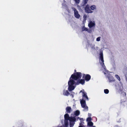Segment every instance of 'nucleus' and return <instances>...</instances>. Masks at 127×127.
<instances>
[{
    "mask_svg": "<svg viewBox=\"0 0 127 127\" xmlns=\"http://www.w3.org/2000/svg\"><path fill=\"white\" fill-rule=\"evenodd\" d=\"M76 3H79L80 2V0H74Z\"/></svg>",
    "mask_w": 127,
    "mask_h": 127,
    "instance_id": "22",
    "label": "nucleus"
},
{
    "mask_svg": "<svg viewBox=\"0 0 127 127\" xmlns=\"http://www.w3.org/2000/svg\"><path fill=\"white\" fill-rule=\"evenodd\" d=\"M115 77L117 79L119 80V81H120L121 79L120 77L117 74H116L115 75Z\"/></svg>",
    "mask_w": 127,
    "mask_h": 127,
    "instance_id": "16",
    "label": "nucleus"
},
{
    "mask_svg": "<svg viewBox=\"0 0 127 127\" xmlns=\"http://www.w3.org/2000/svg\"><path fill=\"white\" fill-rule=\"evenodd\" d=\"M70 94L68 91L67 90H64L63 92V95L65 96H68Z\"/></svg>",
    "mask_w": 127,
    "mask_h": 127,
    "instance_id": "10",
    "label": "nucleus"
},
{
    "mask_svg": "<svg viewBox=\"0 0 127 127\" xmlns=\"http://www.w3.org/2000/svg\"><path fill=\"white\" fill-rule=\"evenodd\" d=\"M82 93V99L81 100H80V103L82 107L84 108V110L87 111L88 110V107L86 105V101L84 98H86L87 100H88V98L87 95L86 93L84 91V90H83L81 91L80 93Z\"/></svg>",
    "mask_w": 127,
    "mask_h": 127,
    "instance_id": "4",
    "label": "nucleus"
},
{
    "mask_svg": "<svg viewBox=\"0 0 127 127\" xmlns=\"http://www.w3.org/2000/svg\"><path fill=\"white\" fill-rule=\"evenodd\" d=\"M64 125L65 127H67L68 125L69 121L70 122V127H72L74 124V122L76 121L75 117H69L68 115L66 114L64 115Z\"/></svg>",
    "mask_w": 127,
    "mask_h": 127,
    "instance_id": "3",
    "label": "nucleus"
},
{
    "mask_svg": "<svg viewBox=\"0 0 127 127\" xmlns=\"http://www.w3.org/2000/svg\"><path fill=\"white\" fill-rule=\"evenodd\" d=\"M91 118L90 117L88 118L87 119V121L88 122L91 121Z\"/></svg>",
    "mask_w": 127,
    "mask_h": 127,
    "instance_id": "19",
    "label": "nucleus"
},
{
    "mask_svg": "<svg viewBox=\"0 0 127 127\" xmlns=\"http://www.w3.org/2000/svg\"><path fill=\"white\" fill-rule=\"evenodd\" d=\"M125 95H126V93H125Z\"/></svg>",
    "mask_w": 127,
    "mask_h": 127,
    "instance_id": "26",
    "label": "nucleus"
},
{
    "mask_svg": "<svg viewBox=\"0 0 127 127\" xmlns=\"http://www.w3.org/2000/svg\"><path fill=\"white\" fill-rule=\"evenodd\" d=\"M83 77L87 81H89L91 79V76L89 74L85 75L84 74L83 76Z\"/></svg>",
    "mask_w": 127,
    "mask_h": 127,
    "instance_id": "9",
    "label": "nucleus"
},
{
    "mask_svg": "<svg viewBox=\"0 0 127 127\" xmlns=\"http://www.w3.org/2000/svg\"><path fill=\"white\" fill-rule=\"evenodd\" d=\"M82 76L81 73L80 72H77L71 75L68 82V90L69 91L73 90L76 85L79 84L82 85L84 84L85 80L83 79H79Z\"/></svg>",
    "mask_w": 127,
    "mask_h": 127,
    "instance_id": "1",
    "label": "nucleus"
},
{
    "mask_svg": "<svg viewBox=\"0 0 127 127\" xmlns=\"http://www.w3.org/2000/svg\"><path fill=\"white\" fill-rule=\"evenodd\" d=\"M66 5L64 4H63V7L64 8H65L66 7Z\"/></svg>",
    "mask_w": 127,
    "mask_h": 127,
    "instance_id": "23",
    "label": "nucleus"
},
{
    "mask_svg": "<svg viewBox=\"0 0 127 127\" xmlns=\"http://www.w3.org/2000/svg\"><path fill=\"white\" fill-rule=\"evenodd\" d=\"M88 0H84L83 2L84 5L85 4L87 3Z\"/></svg>",
    "mask_w": 127,
    "mask_h": 127,
    "instance_id": "21",
    "label": "nucleus"
},
{
    "mask_svg": "<svg viewBox=\"0 0 127 127\" xmlns=\"http://www.w3.org/2000/svg\"><path fill=\"white\" fill-rule=\"evenodd\" d=\"M80 113L79 111L77 110L74 112V114L76 116H77Z\"/></svg>",
    "mask_w": 127,
    "mask_h": 127,
    "instance_id": "14",
    "label": "nucleus"
},
{
    "mask_svg": "<svg viewBox=\"0 0 127 127\" xmlns=\"http://www.w3.org/2000/svg\"><path fill=\"white\" fill-rule=\"evenodd\" d=\"M82 31H87L88 32L91 33L92 32V30L90 29H89L87 28H86L84 26H83L82 27Z\"/></svg>",
    "mask_w": 127,
    "mask_h": 127,
    "instance_id": "8",
    "label": "nucleus"
},
{
    "mask_svg": "<svg viewBox=\"0 0 127 127\" xmlns=\"http://www.w3.org/2000/svg\"><path fill=\"white\" fill-rule=\"evenodd\" d=\"M91 114L89 113H88V116L89 117H90V116H91Z\"/></svg>",
    "mask_w": 127,
    "mask_h": 127,
    "instance_id": "24",
    "label": "nucleus"
},
{
    "mask_svg": "<svg viewBox=\"0 0 127 127\" xmlns=\"http://www.w3.org/2000/svg\"><path fill=\"white\" fill-rule=\"evenodd\" d=\"M66 112L68 113H70L72 111L71 108L69 106L67 107L66 109Z\"/></svg>",
    "mask_w": 127,
    "mask_h": 127,
    "instance_id": "12",
    "label": "nucleus"
},
{
    "mask_svg": "<svg viewBox=\"0 0 127 127\" xmlns=\"http://www.w3.org/2000/svg\"><path fill=\"white\" fill-rule=\"evenodd\" d=\"M90 6L89 4H87L85 8V10L86 13H91L93 12L90 9Z\"/></svg>",
    "mask_w": 127,
    "mask_h": 127,
    "instance_id": "7",
    "label": "nucleus"
},
{
    "mask_svg": "<svg viewBox=\"0 0 127 127\" xmlns=\"http://www.w3.org/2000/svg\"><path fill=\"white\" fill-rule=\"evenodd\" d=\"M88 125L91 126H92L93 125V123L91 121L88 122Z\"/></svg>",
    "mask_w": 127,
    "mask_h": 127,
    "instance_id": "15",
    "label": "nucleus"
},
{
    "mask_svg": "<svg viewBox=\"0 0 127 127\" xmlns=\"http://www.w3.org/2000/svg\"><path fill=\"white\" fill-rule=\"evenodd\" d=\"M99 63L101 66L102 67V70H103V72L104 74L105 75L106 77L108 79V81L109 82H112L114 81L115 80L114 78L110 74V72L106 69V67L104 65V60L103 59V53L102 51H101L99 54Z\"/></svg>",
    "mask_w": 127,
    "mask_h": 127,
    "instance_id": "2",
    "label": "nucleus"
},
{
    "mask_svg": "<svg viewBox=\"0 0 127 127\" xmlns=\"http://www.w3.org/2000/svg\"><path fill=\"white\" fill-rule=\"evenodd\" d=\"M75 94V93L74 92H72L71 93L70 95L72 96V97L73 98L74 97V95Z\"/></svg>",
    "mask_w": 127,
    "mask_h": 127,
    "instance_id": "18",
    "label": "nucleus"
},
{
    "mask_svg": "<svg viewBox=\"0 0 127 127\" xmlns=\"http://www.w3.org/2000/svg\"><path fill=\"white\" fill-rule=\"evenodd\" d=\"M95 25V22L94 21L90 20L88 22V26L90 28H94Z\"/></svg>",
    "mask_w": 127,
    "mask_h": 127,
    "instance_id": "6",
    "label": "nucleus"
},
{
    "mask_svg": "<svg viewBox=\"0 0 127 127\" xmlns=\"http://www.w3.org/2000/svg\"><path fill=\"white\" fill-rule=\"evenodd\" d=\"M87 16L86 14H84L83 16V20L82 22L83 23L84 25L85 23L86 22V21L87 20Z\"/></svg>",
    "mask_w": 127,
    "mask_h": 127,
    "instance_id": "11",
    "label": "nucleus"
},
{
    "mask_svg": "<svg viewBox=\"0 0 127 127\" xmlns=\"http://www.w3.org/2000/svg\"><path fill=\"white\" fill-rule=\"evenodd\" d=\"M72 9L74 12V17L77 19H79L80 16L79 13V12L74 7H72Z\"/></svg>",
    "mask_w": 127,
    "mask_h": 127,
    "instance_id": "5",
    "label": "nucleus"
},
{
    "mask_svg": "<svg viewBox=\"0 0 127 127\" xmlns=\"http://www.w3.org/2000/svg\"><path fill=\"white\" fill-rule=\"evenodd\" d=\"M79 127H83L82 126H80Z\"/></svg>",
    "mask_w": 127,
    "mask_h": 127,
    "instance_id": "25",
    "label": "nucleus"
},
{
    "mask_svg": "<svg viewBox=\"0 0 127 127\" xmlns=\"http://www.w3.org/2000/svg\"><path fill=\"white\" fill-rule=\"evenodd\" d=\"M104 93L106 94H108L109 92V91L107 89H105L104 90Z\"/></svg>",
    "mask_w": 127,
    "mask_h": 127,
    "instance_id": "17",
    "label": "nucleus"
},
{
    "mask_svg": "<svg viewBox=\"0 0 127 127\" xmlns=\"http://www.w3.org/2000/svg\"><path fill=\"white\" fill-rule=\"evenodd\" d=\"M101 37H99L97 38L96 39V41H99L100 40V39H101Z\"/></svg>",
    "mask_w": 127,
    "mask_h": 127,
    "instance_id": "20",
    "label": "nucleus"
},
{
    "mask_svg": "<svg viewBox=\"0 0 127 127\" xmlns=\"http://www.w3.org/2000/svg\"><path fill=\"white\" fill-rule=\"evenodd\" d=\"M90 9L92 10H94L96 9V6L95 5H91L90 7Z\"/></svg>",
    "mask_w": 127,
    "mask_h": 127,
    "instance_id": "13",
    "label": "nucleus"
}]
</instances>
